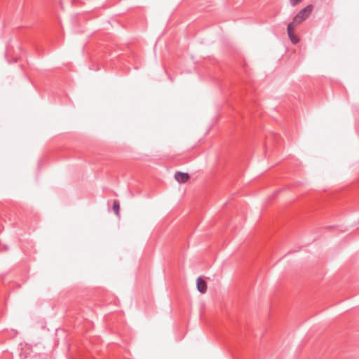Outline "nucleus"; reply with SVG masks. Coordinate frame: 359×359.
Returning a JSON list of instances; mask_svg holds the SVG:
<instances>
[{
	"label": "nucleus",
	"instance_id": "obj_4",
	"mask_svg": "<svg viewBox=\"0 0 359 359\" xmlns=\"http://www.w3.org/2000/svg\"><path fill=\"white\" fill-rule=\"evenodd\" d=\"M113 210L117 216L120 214V203L118 200H114L113 203Z\"/></svg>",
	"mask_w": 359,
	"mask_h": 359
},
{
	"label": "nucleus",
	"instance_id": "obj_2",
	"mask_svg": "<svg viewBox=\"0 0 359 359\" xmlns=\"http://www.w3.org/2000/svg\"><path fill=\"white\" fill-rule=\"evenodd\" d=\"M175 179L179 183H185L189 179V175L187 172H176L175 174Z\"/></svg>",
	"mask_w": 359,
	"mask_h": 359
},
{
	"label": "nucleus",
	"instance_id": "obj_3",
	"mask_svg": "<svg viewBox=\"0 0 359 359\" xmlns=\"http://www.w3.org/2000/svg\"><path fill=\"white\" fill-rule=\"evenodd\" d=\"M197 289L202 294L205 293L207 291V284L201 277L197 279Z\"/></svg>",
	"mask_w": 359,
	"mask_h": 359
},
{
	"label": "nucleus",
	"instance_id": "obj_5",
	"mask_svg": "<svg viewBox=\"0 0 359 359\" xmlns=\"http://www.w3.org/2000/svg\"><path fill=\"white\" fill-rule=\"evenodd\" d=\"M301 1V0H290V3L292 6H295L297 4H299Z\"/></svg>",
	"mask_w": 359,
	"mask_h": 359
},
{
	"label": "nucleus",
	"instance_id": "obj_1",
	"mask_svg": "<svg viewBox=\"0 0 359 359\" xmlns=\"http://www.w3.org/2000/svg\"><path fill=\"white\" fill-rule=\"evenodd\" d=\"M313 11V6L309 5L302 9L294 17L292 22H290L287 25V34L291 42L294 44L299 41V38L294 34L295 27L304 21Z\"/></svg>",
	"mask_w": 359,
	"mask_h": 359
}]
</instances>
